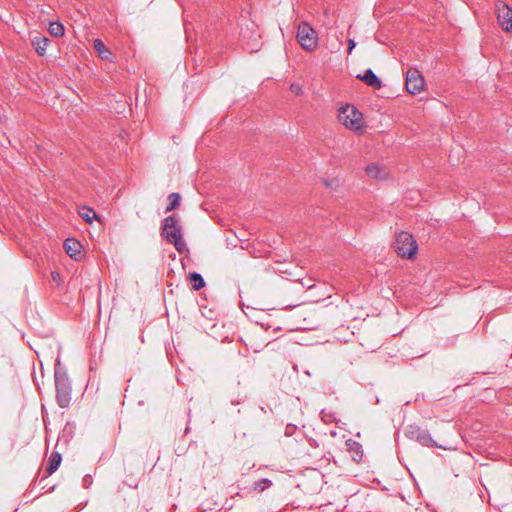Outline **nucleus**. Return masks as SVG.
<instances>
[{"mask_svg":"<svg viewBox=\"0 0 512 512\" xmlns=\"http://www.w3.org/2000/svg\"><path fill=\"white\" fill-rule=\"evenodd\" d=\"M162 236L175 246V249L183 253L186 250V243L183 240L181 226L175 215H170L163 220Z\"/></svg>","mask_w":512,"mask_h":512,"instance_id":"1","label":"nucleus"},{"mask_svg":"<svg viewBox=\"0 0 512 512\" xmlns=\"http://www.w3.org/2000/svg\"><path fill=\"white\" fill-rule=\"evenodd\" d=\"M55 387H56V400L61 408H66L71 403V382L67 372L60 367L56 366L54 371Z\"/></svg>","mask_w":512,"mask_h":512,"instance_id":"2","label":"nucleus"},{"mask_svg":"<svg viewBox=\"0 0 512 512\" xmlns=\"http://www.w3.org/2000/svg\"><path fill=\"white\" fill-rule=\"evenodd\" d=\"M339 121L352 131H361L364 126L362 113L353 105L346 104L339 109Z\"/></svg>","mask_w":512,"mask_h":512,"instance_id":"3","label":"nucleus"},{"mask_svg":"<svg viewBox=\"0 0 512 512\" xmlns=\"http://www.w3.org/2000/svg\"><path fill=\"white\" fill-rule=\"evenodd\" d=\"M394 249L402 258L412 259L417 253L418 245L410 233L401 231L396 235Z\"/></svg>","mask_w":512,"mask_h":512,"instance_id":"4","label":"nucleus"},{"mask_svg":"<svg viewBox=\"0 0 512 512\" xmlns=\"http://www.w3.org/2000/svg\"><path fill=\"white\" fill-rule=\"evenodd\" d=\"M297 41L303 49L314 50L318 44L316 31L308 23H300L297 30Z\"/></svg>","mask_w":512,"mask_h":512,"instance_id":"5","label":"nucleus"},{"mask_svg":"<svg viewBox=\"0 0 512 512\" xmlns=\"http://www.w3.org/2000/svg\"><path fill=\"white\" fill-rule=\"evenodd\" d=\"M405 436L409 438L410 440H414L421 444L422 446L426 447H439L442 449H445L442 445H438L429 432L417 425H409L405 429Z\"/></svg>","mask_w":512,"mask_h":512,"instance_id":"6","label":"nucleus"},{"mask_svg":"<svg viewBox=\"0 0 512 512\" xmlns=\"http://www.w3.org/2000/svg\"><path fill=\"white\" fill-rule=\"evenodd\" d=\"M495 11L497 14V21L501 28L506 32H512V7L505 2L498 0L495 3Z\"/></svg>","mask_w":512,"mask_h":512,"instance_id":"7","label":"nucleus"},{"mask_svg":"<svg viewBox=\"0 0 512 512\" xmlns=\"http://www.w3.org/2000/svg\"><path fill=\"white\" fill-rule=\"evenodd\" d=\"M405 85H406V90L410 94L415 95V94L420 93L424 89L425 80H424L423 76L421 75V73L417 69L410 68L406 72Z\"/></svg>","mask_w":512,"mask_h":512,"instance_id":"8","label":"nucleus"},{"mask_svg":"<svg viewBox=\"0 0 512 512\" xmlns=\"http://www.w3.org/2000/svg\"><path fill=\"white\" fill-rule=\"evenodd\" d=\"M357 78L374 89H380L382 87L381 79L372 71V69H366L363 74L357 75Z\"/></svg>","mask_w":512,"mask_h":512,"instance_id":"9","label":"nucleus"},{"mask_svg":"<svg viewBox=\"0 0 512 512\" xmlns=\"http://www.w3.org/2000/svg\"><path fill=\"white\" fill-rule=\"evenodd\" d=\"M63 247H64L67 255L73 259H77V257L80 255L81 249H82L81 243L74 238L66 239L64 241Z\"/></svg>","mask_w":512,"mask_h":512,"instance_id":"10","label":"nucleus"},{"mask_svg":"<svg viewBox=\"0 0 512 512\" xmlns=\"http://www.w3.org/2000/svg\"><path fill=\"white\" fill-rule=\"evenodd\" d=\"M49 42L50 40L46 36H35L31 39V45L39 56H44L46 54Z\"/></svg>","mask_w":512,"mask_h":512,"instance_id":"11","label":"nucleus"},{"mask_svg":"<svg viewBox=\"0 0 512 512\" xmlns=\"http://www.w3.org/2000/svg\"><path fill=\"white\" fill-rule=\"evenodd\" d=\"M61 461V454L58 452H53L49 458V463L46 468L47 474L52 475L59 468Z\"/></svg>","mask_w":512,"mask_h":512,"instance_id":"12","label":"nucleus"},{"mask_svg":"<svg viewBox=\"0 0 512 512\" xmlns=\"http://www.w3.org/2000/svg\"><path fill=\"white\" fill-rule=\"evenodd\" d=\"M262 42L260 35L257 33H252L249 40L245 43V49L250 52L258 51L261 48Z\"/></svg>","mask_w":512,"mask_h":512,"instance_id":"13","label":"nucleus"},{"mask_svg":"<svg viewBox=\"0 0 512 512\" xmlns=\"http://www.w3.org/2000/svg\"><path fill=\"white\" fill-rule=\"evenodd\" d=\"M189 280L192 285L193 290L198 291L205 286L204 278L201 274L197 272H192L189 274Z\"/></svg>","mask_w":512,"mask_h":512,"instance_id":"14","label":"nucleus"},{"mask_svg":"<svg viewBox=\"0 0 512 512\" xmlns=\"http://www.w3.org/2000/svg\"><path fill=\"white\" fill-rule=\"evenodd\" d=\"M272 486V481L267 478H262L253 483L252 489L257 492H263Z\"/></svg>","mask_w":512,"mask_h":512,"instance_id":"15","label":"nucleus"},{"mask_svg":"<svg viewBox=\"0 0 512 512\" xmlns=\"http://www.w3.org/2000/svg\"><path fill=\"white\" fill-rule=\"evenodd\" d=\"M48 30L49 33L55 37L63 36L65 31L63 24L60 22H50Z\"/></svg>","mask_w":512,"mask_h":512,"instance_id":"16","label":"nucleus"},{"mask_svg":"<svg viewBox=\"0 0 512 512\" xmlns=\"http://www.w3.org/2000/svg\"><path fill=\"white\" fill-rule=\"evenodd\" d=\"M168 199L169 205L166 207V212L174 210L179 205L181 196L179 193H171Z\"/></svg>","mask_w":512,"mask_h":512,"instance_id":"17","label":"nucleus"},{"mask_svg":"<svg viewBox=\"0 0 512 512\" xmlns=\"http://www.w3.org/2000/svg\"><path fill=\"white\" fill-rule=\"evenodd\" d=\"M79 214L82 217V219L88 223H91L93 221V219L97 218L96 212L93 209L88 208V207H84L83 211L79 212Z\"/></svg>","mask_w":512,"mask_h":512,"instance_id":"18","label":"nucleus"},{"mask_svg":"<svg viewBox=\"0 0 512 512\" xmlns=\"http://www.w3.org/2000/svg\"><path fill=\"white\" fill-rule=\"evenodd\" d=\"M366 173L371 178H381V169L377 164H370L366 167Z\"/></svg>","mask_w":512,"mask_h":512,"instance_id":"19","label":"nucleus"},{"mask_svg":"<svg viewBox=\"0 0 512 512\" xmlns=\"http://www.w3.org/2000/svg\"><path fill=\"white\" fill-rule=\"evenodd\" d=\"M94 48L99 54H102L106 49L104 43L100 39H96L94 41Z\"/></svg>","mask_w":512,"mask_h":512,"instance_id":"20","label":"nucleus"},{"mask_svg":"<svg viewBox=\"0 0 512 512\" xmlns=\"http://www.w3.org/2000/svg\"><path fill=\"white\" fill-rule=\"evenodd\" d=\"M92 482L93 480L90 474H87L83 477L82 484L84 488L88 489L92 485Z\"/></svg>","mask_w":512,"mask_h":512,"instance_id":"21","label":"nucleus"},{"mask_svg":"<svg viewBox=\"0 0 512 512\" xmlns=\"http://www.w3.org/2000/svg\"><path fill=\"white\" fill-rule=\"evenodd\" d=\"M290 90L292 93H294L296 95L302 94V87L299 84H296V83L291 84Z\"/></svg>","mask_w":512,"mask_h":512,"instance_id":"22","label":"nucleus"},{"mask_svg":"<svg viewBox=\"0 0 512 512\" xmlns=\"http://www.w3.org/2000/svg\"><path fill=\"white\" fill-rule=\"evenodd\" d=\"M324 184L329 188H335L338 185V181L336 179H324Z\"/></svg>","mask_w":512,"mask_h":512,"instance_id":"23","label":"nucleus"},{"mask_svg":"<svg viewBox=\"0 0 512 512\" xmlns=\"http://www.w3.org/2000/svg\"><path fill=\"white\" fill-rule=\"evenodd\" d=\"M356 42L353 39L348 40V53L350 54L352 50L355 48Z\"/></svg>","mask_w":512,"mask_h":512,"instance_id":"24","label":"nucleus"},{"mask_svg":"<svg viewBox=\"0 0 512 512\" xmlns=\"http://www.w3.org/2000/svg\"><path fill=\"white\" fill-rule=\"evenodd\" d=\"M58 277H59V273H57V272H52V278H53L54 280H57V279H58Z\"/></svg>","mask_w":512,"mask_h":512,"instance_id":"25","label":"nucleus"},{"mask_svg":"<svg viewBox=\"0 0 512 512\" xmlns=\"http://www.w3.org/2000/svg\"><path fill=\"white\" fill-rule=\"evenodd\" d=\"M290 433H291V429H290V425H288V426L286 427L285 434H286V435H290Z\"/></svg>","mask_w":512,"mask_h":512,"instance_id":"26","label":"nucleus"},{"mask_svg":"<svg viewBox=\"0 0 512 512\" xmlns=\"http://www.w3.org/2000/svg\"><path fill=\"white\" fill-rule=\"evenodd\" d=\"M241 39H242V41H244L246 39V32H242Z\"/></svg>","mask_w":512,"mask_h":512,"instance_id":"27","label":"nucleus"}]
</instances>
